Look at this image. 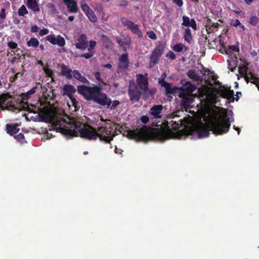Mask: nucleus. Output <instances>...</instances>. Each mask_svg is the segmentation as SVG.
Instances as JSON below:
<instances>
[{
	"label": "nucleus",
	"mask_w": 259,
	"mask_h": 259,
	"mask_svg": "<svg viewBox=\"0 0 259 259\" xmlns=\"http://www.w3.org/2000/svg\"><path fill=\"white\" fill-rule=\"evenodd\" d=\"M101 121L102 122L97 124L98 128L96 129L65 115L57 118L54 124L56 131L65 136L71 137L79 136L89 140H95L99 138L101 141L110 144L117 135V127L109 119L104 120L101 117Z\"/></svg>",
	"instance_id": "1"
},
{
	"label": "nucleus",
	"mask_w": 259,
	"mask_h": 259,
	"mask_svg": "<svg viewBox=\"0 0 259 259\" xmlns=\"http://www.w3.org/2000/svg\"><path fill=\"white\" fill-rule=\"evenodd\" d=\"M181 120L180 119L178 121L163 122L159 128H156L153 131L146 125H143L141 128L128 129L124 131L123 135L129 139L136 141L148 142L153 139L164 141L175 137L174 132L180 127L182 123Z\"/></svg>",
	"instance_id": "2"
},
{
	"label": "nucleus",
	"mask_w": 259,
	"mask_h": 259,
	"mask_svg": "<svg viewBox=\"0 0 259 259\" xmlns=\"http://www.w3.org/2000/svg\"><path fill=\"white\" fill-rule=\"evenodd\" d=\"M230 125L229 118L219 117L212 119L207 124L201 122L194 124L188 127L187 132L189 135L197 134L199 138H203L209 135V131L215 135L224 134L229 131Z\"/></svg>",
	"instance_id": "3"
},
{
	"label": "nucleus",
	"mask_w": 259,
	"mask_h": 259,
	"mask_svg": "<svg viewBox=\"0 0 259 259\" xmlns=\"http://www.w3.org/2000/svg\"><path fill=\"white\" fill-rule=\"evenodd\" d=\"M78 93L81 95L88 101H94L103 106L109 107L111 104V100L106 94L102 93V87L95 85L88 87L85 85L77 86Z\"/></svg>",
	"instance_id": "4"
},
{
	"label": "nucleus",
	"mask_w": 259,
	"mask_h": 259,
	"mask_svg": "<svg viewBox=\"0 0 259 259\" xmlns=\"http://www.w3.org/2000/svg\"><path fill=\"white\" fill-rule=\"evenodd\" d=\"M164 50V46L161 43L157 45L150 56L149 68H153L158 63Z\"/></svg>",
	"instance_id": "5"
},
{
	"label": "nucleus",
	"mask_w": 259,
	"mask_h": 259,
	"mask_svg": "<svg viewBox=\"0 0 259 259\" xmlns=\"http://www.w3.org/2000/svg\"><path fill=\"white\" fill-rule=\"evenodd\" d=\"M142 92L139 90L137 86L134 81H130L128 89V95L130 100L133 103H136L140 101Z\"/></svg>",
	"instance_id": "6"
},
{
	"label": "nucleus",
	"mask_w": 259,
	"mask_h": 259,
	"mask_svg": "<svg viewBox=\"0 0 259 259\" xmlns=\"http://www.w3.org/2000/svg\"><path fill=\"white\" fill-rule=\"evenodd\" d=\"M121 21L122 24L130 29L133 33L137 34L140 38L142 37V32L137 24H135L133 22L128 20L125 18H122Z\"/></svg>",
	"instance_id": "7"
},
{
	"label": "nucleus",
	"mask_w": 259,
	"mask_h": 259,
	"mask_svg": "<svg viewBox=\"0 0 259 259\" xmlns=\"http://www.w3.org/2000/svg\"><path fill=\"white\" fill-rule=\"evenodd\" d=\"M148 74H138L137 75L136 82L140 90L142 91H147L148 90L149 82Z\"/></svg>",
	"instance_id": "8"
},
{
	"label": "nucleus",
	"mask_w": 259,
	"mask_h": 259,
	"mask_svg": "<svg viewBox=\"0 0 259 259\" xmlns=\"http://www.w3.org/2000/svg\"><path fill=\"white\" fill-rule=\"evenodd\" d=\"M46 39L52 45H57L60 47H63L65 45V39L60 35L56 37L54 34H50L46 37Z\"/></svg>",
	"instance_id": "9"
},
{
	"label": "nucleus",
	"mask_w": 259,
	"mask_h": 259,
	"mask_svg": "<svg viewBox=\"0 0 259 259\" xmlns=\"http://www.w3.org/2000/svg\"><path fill=\"white\" fill-rule=\"evenodd\" d=\"M129 66V60L128 54L124 53L122 54L119 58L118 70L126 71Z\"/></svg>",
	"instance_id": "10"
},
{
	"label": "nucleus",
	"mask_w": 259,
	"mask_h": 259,
	"mask_svg": "<svg viewBox=\"0 0 259 259\" xmlns=\"http://www.w3.org/2000/svg\"><path fill=\"white\" fill-rule=\"evenodd\" d=\"M77 42L75 44L76 48L84 50L89 46L87 35L84 34H81L77 39Z\"/></svg>",
	"instance_id": "11"
},
{
	"label": "nucleus",
	"mask_w": 259,
	"mask_h": 259,
	"mask_svg": "<svg viewBox=\"0 0 259 259\" xmlns=\"http://www.w3.org/2000/svg\"><path fill=\"white\" fill-rule=\"evenodd\" d=\"M64 3L68 9V11L71 13H76L77 12L78 8L77 2L74 0H63Z\"/></svg>",
	"instance_id": "12"
},
{
	"label": "nucleus",
	"mask_w": 259,
	"mask_h": 259,
	"mask_svg": "<svg viewBox=\"0 0 259 259\" xmlns=\"http://www.w3.org/2000/svg\"><path fill=\"white\" fill-rule=\"evenodd\" d=\"M163 109V106L161 105H154L150 110L149 113L155 118H160V114Z\"/></svg>",
	"instance_id": "13"
},
{
	"label": "nucleus",
	"mask_w": 259,
	"mask_h": 259,
	"mask_svg": "<svg viewBox=\"0 0 259 259\" xmlns=\"http://www.w3.org/2000/svg\"><path fill=\"white\" fill-rule=\"evenodd\" d=\"M183 23L182 25L185 27H191L194 30H197V24L195 20L194 19H190V18L187 16H183L182 17Z\"/></svg>",
	"instance_id": "14"
},
{
	"label": "nucleus",
	"mask_w": 259,
	"mask_h": 259,
	"mask_svg": "<svg viewBox=\"0 0 259 259\" xmlns=\"http://www.w3.org/2000/svg\"><path fill=\"white\" fill-rule=\"evenodd\" d=\"M61 68V74L62 76L66 77L68 79H71L73 77L72 72L73 71L70 67L64 64H62L60 65Z\"/></svg>",
	"instance_id": "15"
},
{
	"label": "nucleus",
	"mask_w": 259,
	"mask_h": 259,
	"mask_svg": "<svg viewBox=\"0 0 259 259\" xmlns=\"http://www.w3.org/2000/svg\"><path fill=\"white\" fill-rule=\"evenodd\" d=\"M39 0H27L26 6L33 13L39 12L40 8L38 6Z\"/></svg>",
	"instance_id": "16"
},
{
	"label": "nucleus",
	"mask_w": 259,
	"mask_h": 259,
	"mask_svg": "<svg viewBox=\"0 0 259 259\" xmlns=\"http://www.w3.org/2000/svg\"><path fill=\"white\" fill-rule=\"evenodd\" d=\"M63 95L67 96L70 99L72 98L73 94L76 91V89L71 84H65L63 88Z\"/></svg>",
	"instance_id": "17"
},
{
	"label": "nucleus",
	"mask_w": 259,
	"mask_h": 259,
	"mask_svg": "<svg viewBox=\"0 0 259 259\" xmlns=\"http://www.w3.org/2000/svg\"><path fill=\"white\" fill-rule=\"evenodd\" d=\"M194 101V98L191 95H186L183 97L181 105L185 108H189L190 105Z\"/></svg>",
	"instance_id": "18"
},
{
	"label": "nucleus",
	"mask_w": 259,
	"mask_h": 259,
	"mask_svg": "<svg viewBox=\"0 0 259 259\" xmlns=\"http://www.w3.org/2000/svg\"><path fill=\"white\" fill-rule=\"evenodd\" d=\"M73 75L76 79L79 80L82 83L88 84L90 83V82L86 78V77L82 75L77 70H74L73 71Z\"/></svg>",
	"instance_id": "19"
},
{
	"label": "nucleus",
	"mask_w": 259,
	"mask_h": 259,
	"mask_svg": "<svg viewBox=\"0 0 259 259\" xmlns=\"http://www.w3.org/2000/svg\"><path fill=\"white\" fill-rule=\"evenodd\" d=\"M6 126L7 134L11 136L15 135L20 131L16 125L7 124Z\"/></svg>",
	"instance_id": "20"
},
{
	"label": "nucleus",
	"mask_w": 259,
	"mask_h": 259,
	"mask_svg": "<svg viewBox=\"0 0 259 259\" xmlns=\"http://www.w3.org/2000/svg\"><path fill=\"white\" fill-rule=\"evenodd\" d=\"M101 39L105 48L110 49L112 47V42L107 36L104 34H102L101 36Z\"/></svg>",
	"instance_id": "21"
},
{
	"label": "nucleus",
	"mask_w": 259,
	"mask_h": 259,
	"mask_svg": "<svg viewBox=\"0 0 259 259\" xmlns=\"http://www.w3.org/2000/svg\"><path fill=\"white\" fill-rule=\"evenodd\" d=\"M220 96L223 98L230 99L234 96V91L228 89L220 91Z\"/></svg>",
	"instance_id": "22"
},
{
	"label": "nucleus",
	"mask_w": 259,
	"mask_h": 259,
	"mask_svg": "<svg viewBox=\"0 0 259 259\" xmlns=\"http://www.w3.org/2000/svg\"><path fill=\"white\" fill-rule=\"evenodd\" d=\"M220 45L222 47V48L224 50V51L226 52V53L228 54L229 53H232L233 52H239V49L238 47H236L235 46H229L228 48H227L224 42L220 41Z\"/></svg>",
	"instance_id": "23"
},
{
	"label": "nucleus",
	"mask_w": 259,
	"mask_h": 259,
	"mask_svg": "<svg viewBox=\"0 0 259 259\" xmlns=\"http://www.w3.org/2000/svg\"><path fill=\"white\" fill-rule=\"evenodd\" d=\"M37 87H35L31 89L30 90L21 95L22 102L24 103V100H27L30 97V96L36 93V89Z\"/></svg>",
	"instance_id": "24"
},
{
	"label": "nucleus",
	"mask_w": 259,
	"mask_h": 259,
	"mask_svg": "<svg viewBox=\"0 0 259 259\" xmlns=\"http://www.w3.org/2000/svg\"><path fill=\"white\" fill-rule=\"evenodd\" d=\"M184 39L189 44L192 43V36L191 34V31L190 28H187L185 29L184 33Z\"/></svg>",
	"instance_id": "25"
},
{
	"label": "nucleus",
	"mask_w": 259,
	"mask_h": 259,
	"mask_svg": "<svg viewBox=\"0 0 259 259\" xmlns=\"http://www.w3.org/2000/svg\"><path fill=\"white\" fill-rule=\"evenodd\" d=\"M196 90V87L189 81L186 82L184 85L185 91L189 94H192Z\"/></svg>",
	"instance_id": "26"
},
{
	"label": "nucleus",
	"mask_w": 259,
	"mask_h": 259,
	"mask_svg": "<svg viewBox=\"0 0 259 259\" xmlns=\"http://www.w3.org/2000/svg\"><path fill=\"white\" fill-rule=\"evenodd\" d=\"M39 41L35 37L30 38L29 40L27 42V45L28 47H32L34 48L38 47L39 46Z\"/></svg>",
	"instance_id": "27"
},
{
	"label": "nucleus",
	"mask_w": 259,
	"mask_h": 259,
	"mask_svg": "<svg viewBox=\"0 0 259 259\" xmlns=\"http://www.w3.org/2000/svg\"><path fill=\"white\" fill-rule=\"evenodd\" d=\"M188 76L195 81H199L200 79V76L197 74L193 70H190L187 72Z\"/></svg>",
	"instance_id": "28"
},
{
	"label": "nucleus",
	"mask_w": 259,
	"mask_h": 259,
	"mask_svg": "<svg viewBox=\"0 0 259 259\" xmlns=\"http://www.w3.org/2000/svg\"><path fill=\"white\" fill-rule=\"evenodd\" d=\"M156 88H152L149 89L147 91H143V94L145 96V98H149L150 97L152 98L156 92Z\"/></svg>",
	"instance_id": "29"
},
{
	"label": "nucleus",
	"mask_w": 259,
	"mask_h": 259,
	"mask_svg": "<svg viewBox=\"0 0 259 259\" xmlns=\"http://www.w3.org/2000/svg\"><path fill=\"white\" fill-rule=\"evenodd\" d=\"M184 49H185V51L187 50V48L182 44H177L175 45L172 48L175 52L178 53L182 52Z\"/></svg>",
	"instance_id": "30"
},
{
	"label": "nucleus",
	"mask_w": 259,
	"mask_h": 259,
	"mask_svg": "<svg viewBox=\"0 0 259 259\" xmlns=\"http://www.w3.org/2000/svg\"><path fill=\"white\" fill-rule=\"evenodd\" d=\"M28 14V11L24 5H22L18 10V14L19 16L23 17Z\"/></svg>",
	"instance_id": "31"
},
{
	"label": "nucleus",
	"mask_w": 259,
	"mask_h": 259,
	"mask_svg": "<svg viewBox=\"0 0 259 259\" xmlns=\"http://www.w3.org/2000/svg\"><path fill=\"white\" fill-rule=\"evenodd\" d=\"M86 15L91 22H96L97 21V18L92 10Z\"/></svg>",
	"instance_id": "32"
},
{
	"label": "nucleus",
	"mask_w": 259,
	"mask_h": 259,
	"mask_svg": "<svg viewBox=\"0 0 259 259\" xmlns=\"http://www.w3.org/2000/svg\"><path fill=\"white\" fill-rule=\"evenodd\" d=\"M230 25L234 26V27H237L238 26H240V28H241L243 29H244L245 27L243 25H241L240 22L238 19H232L231 20Z\"/></svg>",
	"instance_id": "33"
},
{
	"label": "nucleus",
	"mask_w": 259,
	"mask_h": 259,
	"mask_svg": "<svg viewBox=\"0 0 259 259\" xmlns=\"http://www.w3.org/2000/svg\"><path fill=\"white\" fill-rule=\"evenodd\" d=\"M24 74L23 72H18L15 74L13 76H11L9 78V81L11 83H14L16 80L18 79L19 77H22Z\"/></svg>",
	"instance_id": "34"
},
{
	"label": "nucleus",
	"mask_w": 259,
	"mask_h": 259,
	"mask_svg": "<svg viewBox=\"0 0 259 259\" xmlns=\"http://www.w3.org/2000/svg\"><path fill=\"white\" fill-rule=\"evenodd\" d=\"M247 67L244 65H242L238 67V72L241 75H245L247 73Z\"/></svg>",
	"instance_id": "35"
},
{
	"label": "nucleus",
	"mask_w": 259,
	"mask_h": 259,
	"mask_svg": "<svg viewBox=\"0 0 259 259\" xmlns=\"http://www.w3.org/2000/svg\"><path fill=\"white\" fill-rule=\"evenodd\" d=\"M14 138L21 144H24V143H26V141L25 140L24 136L22 133H19L18 135L15 136L14 137Z\"/></svg>",
	"instance_id": "36"
},
{
	"label": "nucleus",
	"mask_w": 259,
	"mask_h": 259,
	"mask_svg": "<svg viewBox=\"0 0 259 259\" xmlns=\"http://www.w3.org/2000/svg\"><path fill=\"white\" fill-rule=\"evenodd\" d=\"M94 56V51H88V52L81 54L80 57L87 59L92 58Z\"/></svg>",
	"instance_id": "37"
},
{
	"label": "nucleus",
	"mask_w": 259,
	"mask_h": 259,
	"mask_svg": "<svg viewBox=\"0 0 259 259\" xmlns=\"http://www.w3.org/2000/svg\"><path fill=\"white\" fill-rule=\"evenodd\" d=\"M259 21V19L255 16H251L250 18L249 23L253 26H255Z\"/></svg>",
	"instance_id": "38"
},
{
	"label": "nucleus",
	"mask_w": 259,
	"mask_h": 259,
	"mask_svg": "<svg viewBox=\"0 0 259 259\" xmlns=\"http://www.w3.org/2000/svg\"><path fill=\"white\" fill-rule=\"evenodd\" d=\"M120 104V102L118 100H114L113 102L111 101V104L109 107L106 106L107 108H110V110H114L116 107Z\"/></svg>",
	"instance_id": "39"
},
{
	"label": "nucleus",
	"mask_w": 259,
	"mask_h": 259,
	"mask_svg": "<svg viewBox=\"0 0 259 259\" xmlns=\"http://www.w3.org/2000/svg\"><path fill=\"white\" fill-rule=\"evenodd\" d=\"M117 42L120 45V46L123 47L124 46H129L131 44V40L128 41H124L120 39L117 40Z\"/></svg>",
	"instance_id": "40"
},
{
	"label": "nucleus",
	"mask_w": 259,
	"mask_h": 259,
	"mask_svg": "<svg viewBox=\"0 0 259 259\" xmlns=\"http://www.w3.org/2000/svg\"><path fill=\"white\" fill-rule=\"evenodd\" d=\"M165 91L166 94H174L176 92V90L171 88L170 84L166 87Z\"/></svg>",
	"instance_id": "41"
},
{
	"label": "nucleus",
	"mask_w": 259,
	"mask_h": 259,
	"mask_svg": "<svg viewBox=\"0 0 259 259\" xmlns=\"http://www.w3.org/2000/svg\"><path fill=\"white\" fill-rule=\"evenodd\" d=\"M97 45V42L95 40H91L89 41V47L88 49V51H93V50L95 48Z\"/></svg>",
	"instance_id": "42"
},
{
	"label": "nucleus",
	"mask_w": 259,
	"mask_h": 259,
	"mask_svg": "<svg viewBox=\"0 0 259 259\" xmlns=\"http://www.w3.org/2000/svg\"><path fill=\"white\" fill-rule=\"evenodd\" d=\"M81 7L82 11L85 13V14L92 10L89 6L86 4H81Z\"/></svg>",
	"instance_id": "43"
},
{
	"label": "nucleus",
	"mask_w": 259,
	"mask_h": 259,
	"mask_svg": "<svg viewBox=\"0 0 259 259\" xmlns=\"http://www.w3.org/2000/svg\"><path fill=\"white\" fill-rule=\"evenodd\" d=\"M147 34L149 38L153 40H156L157 39L156 34L153 31H150L147 32Z\"/></svg>",
	"instance_id": "44"
},
{
	"label": "nucleus",
	"mask_w": 259,
	"mask_h": 259,
	"mask_svg": "<svg viewBox=\"0 0 259 259\" xmlns=\"http://www.w3.org/2000/svg\"><path fill=\"white\" fill-rule=\"evenodd\" d=\"M166 57L169 58L171 60H175L176 59V56L174 53L171 51H169L165 55Z\"/></svg>",
	"instance_id": "45"
},
{
	"label": "nucleus",
	"mask_w": 259,
	"mask_h": 259,
	"mask_svg": "<svg viewBox=\"0 0 259 259\" xmlns=\"http://www.w3.org/2000/svg\"><path fill=\"white\" fill-rule=\"evenodd\" d=\"M6 17V9L5 8H2L0 12V19L2 22L4 21Z\"/></svg>",
	"instance_id": "46"
},
{
	"label": "nucleus",
	"mask_w": 259,
	"mask_h": 259,
	"mask_svg": "<svg viewBox=\"0 0 259 259\" xmlns=\"http://www.w3.org/2000/svg\"><path fill=\"white\" fill-rule=\"evenodd\" d=\"M8 46L11 49H15L17 48L18 45L14 41H9L8 42Z\"/></svg>",
	"instance_id": "47"
},
{
	"label": "nucleus",
	"mask_w": 259,
	"mask_h": 259,
	"mask_svg": "<svg viewBox=\"0 0 259 259\" xmlns=\"http://www.w3.org/2000/svg\"><path fill=\"white\" fill-rule=\"evenodd\" d=\"M94 76L97 80H98L99 82H102L103 84H105V83L104 82V81H103V80L102 79V78L101 77V74L99 72H96L94 73Z\"/></svg>",
	"instance_id": "48"
},
{
	"label": "nucleus",
	"mask_w": 259,
	"mask_h": 259,
	"mask_svg": "<svg viewBox=\"0 0 259 259\" xmlns=\"http://www.w3.org/2000/svg\"><path fill=\"white\" fill-rule=\"evenodd\" d=\"M44 71L48 76L52 77L53 75V71L52 69L49 68H45L44 69Z\"/></svg>",
	"instance_id": "49"
},
{
	"label": "nucleus",
	"mask_w": 259,
	"mask_h": 259,
	"mask_svg": "<svg viewBox=\"0 0 259 259\" xmlns=\"http://www.w3.org/2000/svg\"><path fill=\"white\" fill-rule=\"evenodd\" d=\"M140 120L143 123L146 124L149 121V118L147 115H143L141 117Z\"/></svg>",
	"instance_id": "50"
},
{
	"label": "nucleus",
	"mask_w": 259,
	"mask_h": 259,
	"mask_svg": "<svg viewBox=\"0 0 259 259\" xmlns=\"http://www.w3.org/2000/svg\"><path fill=\"white\" fill-rule=\"evenodd\" d=\"M39 29V27L36 25H33L31 27L30 31L32 33H36L38 31Z\"/></svg>",
	"instance_id": "51"
},
{
	"label": "nucleus",
	"mask_w": 259,
	"mask_h": 259,
	"mask_svg": "<svg viewBox=\"0 0 259 259\" xmlns=\"http://www.w3.org/2000/svg\"><path fill=\"white\" fill-rule=\"evenodd\" d=\"M49 31L48 28H43L41 29L39 32V34L40 36H43L49 33Z\"/></svg>",
	"instance_id": "52"
},
{
	"label": "nucleus",
	"mask_w": 259,
	"mask_h": 259,
	"mask_svg": "<svg viewBox=\"0 0 259 259\" xmlns=\"http://www.w3.org/2000/svg\"><path fill=\"white\" fill-rule=\"evenodd\" d=\"M159 83L161 87H164L165 89H166V87H167L170 84L169 83L165 81L164 80H160L159 81Z\"/></svg>",
	"instance_id": "53"
},
{
	"label": "nucleus",
	"mask_w": 259,
	"mask_h": 259,
	"mask_svg": "<svg viewBox=\"0 0 259 259\" xmlns=\"http://www.w3.org/2000/svg\"><path fill=\"white\" fill-rule=\"evenodd\" d=\"M173 3L179 7L183 5V0H173Z\"/></svg>",
	"instance_id": "54"
},
{
	"label": "nucleus",
	"mask_w": 259,
	"mask_h": 259,
	"mask_svg": "<svg viewBox=\"0 0 259 259\" xmlns=\"http://www.w3.org/2000/svg\"><path fill=\"white\" fill-rule=\"evenodd\" d=\"M47 7L48 8L50 9L52 12L56 11L55 6L51 3H49L47 4Z\"/></svg>",
	"instance_id": "55"
},
{
	"label": "nucleus",
	"mask_w": 259,
	"mask_h": 259,
	"mask_svg": "<svg viewBox=\"0 0 259 259\" xmlns=\"http://www.w3.org/2000/svg\"><path fill=\"white\" fill-rule=\"evenodd\" d=\"M70 100L72 103L73 106H74V107H76L78 102L76 100V99L73 97V96H72V98H71V99Z\"/></svg>",
	"instance_id": "56"
},
{
	"label": "nucleus",
	"mask_w": 259,
	"mask_h": 259,
	"mask_svg": "<svg viewBox=\"0 0 259 259\" xmlns=\"http://www.w3.org/2000/svg\"><path fill=\"white\" fill-rule=\"evenodd\" d=\"M120 6L122 7L125 8L127 6V1H122L121 3H120Z\"/></svg>",
	"instance_id": "57"
},
{
	"label": "nucleus",
	"mask_w": 259,
	"mask_h": 259,
	"mask_svg": "<svg viewBox=\"0 0 259 259\" xmlns=\"http://www.w3.org/2000/svg\"><path fill=\"white\" fill-rule=\"evenodd\" d=\"M251 83L253 84H255L259 91V82L257 81V80H254L251 81Z\"/></svg>",
	"instance_id": "58"
},
{
	"label": "nucleus",
	"mask_w": 259,
	"mask_h": 259,
	"mask_svg": "<svg viewBox=\"0 0 259 259\" xmlns=\"http://www.w3.org/2000/svg\"><path fill=\"white\" fill-rule=\"evenodd\" d=\"M104 68L111 69L112 68V65L110 63H108L103 66Z\"/></svg>",
	"instance_id": "59"
},
{
	"label": "nucleus",
	"mask_w": 259,
	"mask_h": 259,
	"mask_svg": "<svg viewBox=\"0 0 259 259\" xmlns=\"http://www.w3.org/2000/svg\"><path fill=\"white\" fill-rule=\"evenodd\" d=\"M250 80L251 82L254 80H256L255 77L251 73H250Z\"/></svg>",
	"instance_id": "60"
},
{
	"label": "nucleus",
	"mask_w": 259,
	"mask_h": 259,
	"mask_svg": "<svg viewBox=\"0 0 259 259\" xmlns=\"http://www.w3.org/2000/svg\"><path fill=\"white\" fill-rule=\"evenodd\" d=\"M23 109L24 110L27 109L28 111H29V108L28 107L27 102H25V105H23Z\"/></svg>",
	"instance_id": "61"
},
{
	"label": "nucleus",
	"mask_w": 259,
	"mask_h": 259,
	"mask_svg": "<svg viewBox=\"0 0 259 259\" xmlns=\"http://www.w3.org/2000/svg\"><path fill=\"white\" fill-rule=\"evenodd\" d=\"M254 0H244L245 4L247 5H250Z\"/></svg>",
	"instance_id": "62"
},
{
	"label": "nucleus",
	"mask_w": 259,
	"mask_h": 259,
	"mask_svg": "<svg viewBox=\"0 0 259 259\" xmlns=\"http://www.w3.org/2000/svg\"><path fill=\"white\" fill-rule=\"evenodd\" d=\"M239 94H241V92H237V94L236 95V98H234L233 96L232 97L233 98V100L235 99L236 101H237L239 100V97H238L239 96V95H238Z\"/></svg>",
	"instance_id": "63"
},
{
	"label": "nucleus",
	"mask_w": 259,
	"mask_h": 259,
	"mask_svg": "<svg viewBox=\"0 0 259 259\" xmlns=\"http://www.w3.org/2000/svg\"><path fill=\"white\" fill-rule=\"evenodd\" d=\"M68 19L70 21H73L74 20V17L73 16H69Z\"/></svg>",
	"instance_id": "64"
}]
</instances>
